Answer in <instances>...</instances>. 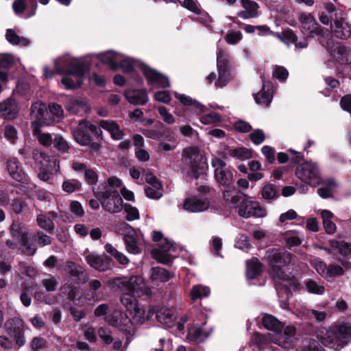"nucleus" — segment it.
Returning a JSON list of instances; mask_svg holds the SVG:
<instances>
[{
  "mask_svg": "<svg viewBox=\"0 0 351 351\" xmlns=\"http://www.w3.org/2000/svg\"><path fill=\"white\" fill-rule=\"evenodd\" d=\"M271 275L274 280L289 289H298V282L287 274V267L293 261V256L287 252L278 249L269 250L266 252Z\"/></svg>",
  "mask_w": 351,
  "mask_h": 351,
  "instance_id": "nucleus-1",
  "label": "nucleus"
},
{
  "mask_svg": "<svg viewBox=\"0 0 351 351\" xmlns=\"http://www.w3.org/2000/svg\"><path fill=\"white\" fill-rule=\"evenodd\" d=\"M87 70L86 65L82 61L70 56L60 58L56 62V71L58 74L73 75L64 77L61 82L66 89H73L82 83V77Z\"/></svg>",
  "mask_w": 351,
  "mask_h": 351,
  "instance_id": "nucleus-2",
  "label": "nucleus"
},
{
  "mask_svg": "<svg viewBox=\"0 0 351 351\" xmlns=\"http://www.w3.org/2000/svg\"><path fill=\"white\" fill-rule=\"evenodd\" d=\"M263 325L267 330L274 332L272 341L281 347L289 349L294 345L295 328L291 326L284 327L282 322L269 314L262 318Z\"/></svg>",
  "mask_w": 351,
  "mask_h": 351,
  "instance_id": "nucleus-3",
  "label": "nucleus"
},
{
  "mask_svg": "<svg viewBox=\"0 0 351 351\" xmlns=\"http://www.w3.org/2000/svg\"><path fill=\"white\" fill-rule=\"evenodd\" d=\"M320 340L326 347L335 351L341 350L351 341V323L346 321L335 323Z\"/></svg>",
  "mask_w": 351,
  "mask_h": 351,
  "instance_id": "nucleus-4",
  "label": "nucleus"
},
{
  "mask_svg": "<svg viewBox=\"0 0 351 351\" xmlns=\"http://www.w3.org/2000/svg\"><path fill=\"white\" fill-rule=\"evenodd\" d=\"M182 156L183 170L189 178L197 179L204 177L206 163L197 147H189L184 149Z\"/></svg>",
  "mask_w": 351,
  "mask_h": 351,
  "instance_id": "nucleus-5",
  "label": "nucleus"
},
{
  "mask_svg": "<svg viewBox=\"0 0 351 351\" xmlns=\"http://www.w3.org/2000/svg\"><path fill=\"white\" fill-rule=\"evenodd\" d=\"M32 157L36 162L40 164L38 178L45 181H49L52 178L53 173L60 171V161L54 156H49L45 152L38 149H34Z\"/></svg>",
  "mask_w": 351,
  "mask_h": 351,
  "instance_id": "nucleus-6",
  "label": "nucleus"
},
{
  "mask_svg": "<svg viewBox=\"0 0 351 351\" xmlns=\"http://www.w3.org/2000/svg\"><path fill=\"white\" fill-rule=\"evenodd\" d=\"M324 8L331 14V19L333 20L330 25L332 34L341 39L348 38L351 34V28L343 11L336 8L330 3H325Z\"/></svg>",
  "mask_w": 351,
  "mask_h": 351,
  "instance_id": "nucleus-7",
  "label": "nucleus"
},
{
  "mask_svg": "<svg viewBox=\"0 0 351 351\" xmlns=\"http://www.w3.org/2000/svg\"><path fill=\"white\" fill-rule=\"evenodd\" d=\"M10 234L14 239H18L22 245L23 252L29 256L35 254L37 247L29 238V229L27 226L19 221H14L10 227Z\"/></svg>",
  "mask_w": 351,
  "mask_h": 351,
  "instance_id": "nucleus-8",
  "label": "nucleus"
},
{
  "mask_svg": "<svg viewBox=\"0 0 351 351\" xmlns=\"http://www.w3.org/2000/svg\"><path fill=\"white\" fill-rule=\"evenodd\" d=\"M153 240L154 241H160L158 248L152 250L153 257L158 262L168 264L171 263L175 255L172 254L175 251L173 245L167 239H162V234L160 232H153Z\"/></svg>",
  "mask_w": 351,
  "mask_h": 351,
  "instance_id": "nucleus-9",
  "label": "nucleus"
},
{
  "mask_svg": "<svg viewBox=\"0 0 351 351\" xmlns=\"http://www.w3.org/2000/svg\"><path fill=\"white\" fill-rule=\"evenodd\" d=\"M295 175L298 178L309 185L315 186L320 183L319 169L314 162L302 163L296 168Z\"/></svg>",
  "mask_w": 351,
  "mask_h": 351,
  "instance_id": "nucleus-10",
  "label": "nucleus"
},
{
  "mask_svg": "<svg viewBox=\"0 0 351 351\" xmlns=\"http://www.w3.org/2000/svg\"><path fill=\"white\" fill-rule=\"evenodd\" d=\"M212 167L214 168L215 180L223 186H229L234 180L232 170L226 163L219 158H213L211 160Z\"/></svg>",
  "mask_w": 351,
  "mask_h": 351,
  "instance_id": "nucleus-11",
  "label": "nucleus"
},
{
  "mask_svg": "<svg viewBox=\"0 0 351 351\" xmlns=\"http://www.w3.org/2000/svg\"><path fill=\"white\" fill-rule=\"evenodd\" d=\"M298 21L300 31L306 37L324 35L322 27L311 14L301 13L298 17Z\"/></svg>",
  "mask_w": 351,
  "mask_h": 351,
  "instance_id": "nucleus-12",
  "label": "nucleus"
},
{
  "mask_svg": "<svg viewBox=\"0 0 351 351\" xmlns=\"http://www.w3.org/2000/svg\"><path fill=\"white\" fill-rule=\"evenodd\" d=\"M239 215L243 218L264 217L267 212L256 201H253L246 196L241 202L239 207Z\"/></svg>",
  "mask_w": 351,
  "mask_h": 351,
  "instance_id": "nucleus-13",
  "label": "nucleus"
},
{
  "mask_svg": "<svg viewBox=\"0 0 351 351\" xmlns=\"http://www.w3.org/2000/svg\"><path fill=\"white\" fill-rule=\"evenodd\" d=\"M97 129L95 125L91 124L87 121L81 120L77 127L72 131L73 136L79 145L86 146L91 142L89 132L96 133Z\"/></svg>",
  "mask_w": 351,
  "mask_h": 351,
  "instance_id": "nucleus-14",
  "label": "nucleus"
},
{
  "mask_svg": "<svg viewBox=\"0 0 351 351\" xmlns=\"http://www.w3.org/2000/svg\"><path fill=\"white\" fill-rule=\"evenodd\" d=\"M97 195L104 199V206L112 213H119L123 208V200L117 191H105L98 193Z\"/></svg>",
  "mask_w": 351,
  "mask_h": 351,
  "instance_id": "nucleus-15",
  "label": "nucleus"
},
{
  "mask_svg": "<svg viewBox=\"0 0 351 351\" xmlns=\"http://www.w3.org/2000/svg\"><path fill=\"white\" fill-rule=\"evenodd\" d=\"M107 322L126 334L132 335L134 332L133 322L123 312H114L111 316L107 317Z\"/></svg>",
  "mask_w": 351,
  "mask_h": 351,
  "instance_id": "nucleus-16",
  "label": "nucleus"
},
{
  "mask_svg": "<svg viewBox=\"0 0 351 351\" xmlns=\"http://www.w3.org/2000/svg\"><path fill=\"white\" fill-rule=\"evenodd\" d=\"M31 116L34 119L32 122H38L40 125H51L53 120L49 117L47 106L45 103L36 101L31 106Z\"/></svg>",
  "mask_w": 351,
  "mask_h": 351,
  "instance_id": "nucleus-17",
  "label": "nucleus"
},
{
  "mask_svg": "<svg viewBox=\"0 0 351 351\" xmlns=\"http://www.w3.org/2000/svg\"><path fill=\"white\" fill-rule=\"evenodd\" d=\"M210 206V202L206 197L192 196L185 199L183 208L191 213H198L206 210Z\"/></svg>",
  "mask_w": 351,
  "mask_h": 351,
  "instance_id": "nucleus-18",
  "label": "nucleus"
},
{
  "mask_svg": "<svg viewBox=\"0 0 351 351\" xmlns=\"http://www.w3.org/2000/svg\"><path fill=\"white\" fill-rule=\"evenodd\" d=\"M123 226L130 229L124 237L126 250L130 254H140L141 236L134 229L129 227L128 224L124 223Z\"/></svg>",
  "mask_w": 351,
  "mask_h": 351,
  "instance_id": "nucleus-19",
  "label": "nucleus"
},
{
  "mask_svg": "<svg viewBox=\"0 0 351 351\" xmlns=\"http://www.w3.org/2000/svg\"><path fill=\"white\" fill-rule=\"evenodd\" d=\"M143 73L149 84L156 85L158 87H167L169 86V79L156 71L143 65Z\"/></svg>",
  "mask_w": 351,
  "mask_h": 351,
  "instance_id": "nucleus-20",
  "label": "nucleus"
},
{
  "mask_svg": "<svg viewBox=\"0 0 351 351\" xmlns=\"http://www.w3.org/2000/svg\"><path fill=\"white\" fill-rule=\"evenodd\" d=\"M49 125H40L38 122H32L31 129L32 135L38 143L45 147H49L53 143V137L51 134L43 131L45 126Z\"/></svg>",
  "mask_w": 351,
  "mask_h": 351,
  "instance_id": "nucleus-21",
  "label": "nucleus"
},
{
  "mask_svg": "<svg viewBox=\"0 0 351 351\" xmlns=\"http://www.w3.org/2000/svg\"><path fill=\"white\" fill-rule=\"evenodd\" d=\"M125 290L138 295L148 294L150 289L147 287L143 278L140 276L126 277Z\"/></svg>",
  "mask_w": 351,
  "mask_h": 351,
  "instance_id": "nucleus-22",
  "label": "nucleus"
},
{
  "mask_svg": "<svg viewBox=\"0 0 351 351\" xmlns=\"http://www.w3.org/2000/svg\"><path fill=\"white\" fill-rule=\"evenodd\" d=\"M11 324H13V327H7V331L10 337L13 338L16 343L21 347L23 346L26 341L24 335V322L19 319H12Z\"/></svg>",
  "mask_w": 351,
  "mask_h": 351,
  "instance_id": "nucleus-23",
  "label": "nucleus"
},
{
  "mask_svg": "<svg viewBox=\"0 0 351 351\" xmlns=\"http://www.w3.org/2000/svg\"><path fill=\"white\" fill-rule=\"evenodd\" d=\"M146 182L149 186L145 189V193L148 197L158 199L162 195V185L158 179L152 173L145 176Z\"/></svg>",
  "mask_w": 351,
  "mask_h": 351,
  "instance_id": "nucleus-24",
  "label": "nucleus"
},
{
  "mask_svg": "<svg viewBox=\"0 0 351 351\" xmlns=\"http://www.w3.org/2000/svg\"><path fill=\"white\" fill-rule=\"evenodd\" d=\"M341 265L332 263L328 265L326 278H335L344 274L345 270L351 268V259H338Z\"/></svg>",
  "mask_w": 351,
  "mask_h": 351,
  "instance_id": "nucleus-25",
  "label": "nucleus"
},
{
  "mask_svg": "<svg viewBox=\"0 0 351 351\" xmlns=\"http://www.w3.org/2000/svg\"><path fill=\"white\" fill-rule=\"evenodd\" d=\"M99 126L106 130L112 139L116 141L121 140L123 138V131L120 128L119 124L114 120H101Z\"/></svg>",
  "mask_w": 351,
  "mask_h": 351,
  "instance_id": "nucleus-26",
  "label": "nucleus"
},
{
  "mask_svg": "<svg viewBox=\"0 0 351 351\" xmlns=\"http://www.w3.org/2000/svg\"><path fill=\"white\" fill-rule=\"evenodd\" d=\"M241 4L244 8V10L239 12L238 16L241 19L245 20L256 18L259 15V6L255 1L251 0H241Z\"/></svg>",
  "mask_w": 351,
  "mask_h": 351,
  "instance_id": "nucleus-27",
  "label": "nucleus"
},
{
  "mask_svg": "<svg viewBox=\"0 0 351 351\" xmlns=\"http://www.w3.org/2000/svg\"><path fill=\"white\" fill-rule=\"evenodd\" d=\"M18 111L16 101L13 99H8L0 104V115L6 119H14Z\"/></svg>",
  "mask_w": 351,
  "mask_h": 351,
  "instance_id": "nucleus-28",
  "label": "nucleus"
},
{
  "mask_svg": "<svg viewBox=\"0 0 351 351\" xmlns=\"http://www.w3.org/2000/svg\"><path fill=\"white\" fill-rule=\"evenodd\" d=\"M57 215L55 212L40 213L37 215L36 222L38 226L48 232H52L54 230L53 220Z\"/></svg>",
  "mask_w": 351,
  "mask_h": 351,
  "instance_id": "nucleus-29",
  "label": "nucleus"
},
{
  "mask_svg": "<svg viewBox=\"0 0 351 351\" xmlns=\"http://www.w3.org/2000/svg\"><path fill=\"white\" fill-rule=\"evenodd\" d=\"M88 264L99 271H104L109 268V262L96 253H90L85 256Z\"/></svg>",
  "mask_w": 351,
  "mask_h": 351,
  "instance_id": "nucleus-30",
  "label": "nucleus"
},
{
  "mask_svg": "<svg viewBox=\"0 0 351 351\" xmlns=\"http://www.w3.org/2000/svg\"><path fill=\"white\" fill-rule=\"evenodd\" d=\"M62 294L66 296L67 299L72 301L73 304L82 306L84 304V299L81 296H78L79 291L76 287L71 284H64L61 289Z\"/></svg>",
  "mask_w": 351,
  "mask_h": 351,
  "instance_id": "nucleus-31",
  "label": "nucleus"
},
{
  "mask_svg": "<svg viewBox=\"0 0 351 351\" xmlns=\"http://www.w3.org/2000/svg\"><path fill=\"white\" fill-rule=\"evenodd\" d=\"M125 96L130 103L138 105L145 104L148 99L145 90H128L125 93Z\"/></svg>",
  "mask_w": 351,
  "mask_h": 351,
  "instance_id": "nucleus-32",
  "label": "nucleus"
},
{
  "mask_svg": "<svg viewBox=\"0 0 351 351\" xmlns=\"http://www.w3.org/2000/svg\"><path fill=\"white\" fill-rule=\"evenodd\" d=\"M245 195L235 188H230L223 192V199L231 206L237 207Z\"/></svg>",
  "mask_w": 351,
  "mask_h": 351,
  "instance_id": "nucleus-33",
  "label": "nucleus"
},
{
  "mask_svg": "<svg viewBox=\"0 0 351 351\" xmlns=\"http://www.w3.org/2000/svg\"><path fill=\"white\" fill-rule=\"evenodd\" d=\"M101 62L109 65L110 69L117 70L119 63L122 60V54L115 53L112 51H106L99 55Z\"/></svg>",
  "mask_w": 351,
  "mask_h": 351,
  "instance_id": "nucleus-34",
  "label": "nucleus"
},
{
  "mask_svg": "<svg viewBox=\"0 0 351 351\" xmlns=\"http://www.w3.org/2000/svg\"><path fill=\"white\" fill-rule=\"evenodd\" d=\"M329 245L334 251L337 250L339 253L348 259H351V244L343 241H339L335 239L329 241Z\"/></svg>",
  "mask_w": 351,
  "mask_h": 351,
  "instance_id": "nucleus-35",
  "label": "nucleus"
},
{
  "mask_svg": "<svg viewBox=\"0 0 351 351\" xmlns=\"http://www.w3.org/2000/svg\"><path fill=\"white\" fill-rule=\"evenodd\" d=\"M7 170L14 180L19 182L23 180V174L20 164L16 159H10L7 162Z\"/></svg>",
  "mask_w": 351,
  "mask_h": 351,
  "instance_id": "nucleus-36",
  "label": "nucleus"
},
{
  "mask_svg": "<svg viewBox=\"0 0 351 351\" xmlns=\"http://www.w3.org/2000/svg\"><path fill=\"white\" fill-rule=\"evenodd\" d=\"M273 93L270 88L269 84H263L261 90L254 96V99L257 104H265L268 106L272 99Z\"/></svg>",
  "mask_w": 351,
  "mask_h": 351,
  "instance_id": "nucleus-37",
  "label": "nucleus"
},
{
  "mask_svg": "<svg viewBox=\"0 0 351 351\" xmlns=\"http://www.w3.org/2000/svg\"><path fill=\"white\" fill-rule=\"evenodd\" d=\"M156 319L160 324L167 327H171L176 317L170 309L162 308L156 312Z\"/></svg>",
  "mask_w": 351,
  "mask_h": 351,
  "instance_id": "nucleus-38",
  "label": "nucleus"
},
{
  "mask_svg": "<svg viewBox=\"0 0 351 351\" xmlns=\"http://www.w3.org/2000/svg\"><path fill=\"white\" fill-rule=\"evenodd\" d=\"M171 278V274L162 267H156L151 270L150 279L153 282H165Z\"/></svg>",
  "mask_w": 351,
  "mask_h": 351,
  "instance_id": "nucleus-39",
  "label": "nucleus"
},
{
  "mask_svg": "<svg viewBox=\"0 0 351 351\" xmlns=\"http://www.w3.org/2000/svg\"><path fill=\"white\" fill-rule=\"evenodd\" d=\"M263 270V266L257 259H252L246 263V275L248 278L254 279Z\"/></svg>",
  "mask_w": 351,
  "mask_h": 351,
  "instance_id": "nucleus-40",
  "label": "nucleus"
},
{
  "mask_svg": "<svg viewBox=\"0 0 351 351\" xmlns=\"http://www.w3.org/2000/svg\"><path fill=\"white\" fill-rule=\"evenodd\" d=\"M321 217L326 232L330 234H334L336 231V225L331 220L334 217L333 214L329 210H323L321 212Z\"/></svg>",
  "mask_w": 351,
  "mask_h": 351,
  "instance_id": "nucleus-41",
  "label": "nucleus"
},
{
  "mask_svg": "<svg viewBox=\"0 0 351 351\" xmlns=\"http://www.w3.org/2000/svg\"><path fill=\"white\" fill-rule=\"evenodd\" d=\"M120 302L121 304L126 308L127 311H130L132 310V308L138 303L136 298L134 295V293L128 292L123 293L120 296Z\"/></svg>",
  "mask_w": 351,
  "mask_h": 351,
  "instance_id": "nucleus-42",
  "label": "nucleus"
},
{
  "mask_svg": "<svg viewBox=\"0 0 351 351\" xmlns=\"http://www.w3.org/2000/svg\"><path fill=\"white\" fill-rule=\"evenodd\" d=\"M206 337V335L201 328L193 326L189 330L187 339L193 343H201Z\"/></svg>",
  "mask_w": 351,
  "mask_h": 351,
  "instance_id": "nucleus-43",
  "label": "nucleus"
},
{
  "mask_svg": "<svg viewBox=\"0 0 351 351\" xmlns=\"http://www.w3.org/2000/svg\"><path fill=\"white\" fill-rule=\"evenodd\" d=\"M210 293L209 287L197 285H194L191 290L190 295L191 300L195 301L197 299H202L208 296Z\"/></svg>",
  "mask_w": 351,
  "mask_h": 351,
  "instance_id": "nucleus-44",
  "label": "nucleus"
},
{
  "mask_svg": "<svg viewBox=\"0 0 351 351\" xmlns=\"http://www.w3.org/2000/svg\"><path fill=\"white\" fill-rule=\"evenodd\" d=\"M304 285L306 291L310 293L322 295L325 292L324 286L312 279H307Z\"/></svg>",
  "mask_w": 351,
  "mask_h": 351,
  "instance_id": "nucleus-45",
  "label": "nucleus"
},
{
  "mask_svg": "<svg viewBox=\"0 0 351 351\" xmlns=\"http://www.w3.org/2000/svg\"><path fill=\"white\" fill-rule=\"evenodd\" d=\"M106 251L114 256V258L121 265H125L128 263L129 259L128 257L124 255L123 253L119 252L116 248H114L111 244L106 243L104 246Z\"/></svg>",
  "mask_w": 351,
  "mask_h": 351,
  "instance_id": "nucleus-46",
  "label": "nucleus"
},
{
  "mask_svg": "<svg viewBox=\"0 0 351 351\" xmlns=\"http://www.w3.org/2000/svg\"><path fill=\"white\" fill-rule=\"evenodd\" d=\"M5 36L8 41L12 45H21L22 46H27L29 43V41L27 38L20 37L12 29H8Z\"/></svg>",
  "mask_w": 351,
  "mask_h": 351,
  "instance_id": "nucleus-47",
  "label": "nucleus"
},
{
  "mask_svg": "<svg viewBox=\"0 0 351 351\" xmlns=\"http://www.w3.org/2000/svg\"><path fill=\"white\" fill-rule=\"evenodd\" d=\"M274 36L287 45H289L291 43H294L295 39L298 38L293 31L290 29L283 31L281 34L274 33Z\"/></svg>",
  "mask_w": 351,
  "mask_h": 351,
  "instance_id": "nucleus-48",
  "label": "nucleus"
},
{
  "mask_svg": "<svg viewBox=\"0 0 351 351\" xmlns=\"http://www.w3.org/2000/svg\"><path fill=\"white\" fill-rule=\"evenodd\" d=\"M324 183L327 185L324 187H321L317 189V193L322 198H328L332 195V189L335 188L337 184L335 180L332 178L327 179Z\"/></svg>",
  "mask_w": 351,
  "mask_h": 351,
  "instance_id": "nucleus-49",
  "label": "nucleus"
},
{
  "mask_svg": "<svg viewBox=\"0 0 351 351\" xmlns=\"http://www.w3.org/2000/svg\"><path fill=\"white\" fill-rule=\"evenodd\" d=\"M229 155L241 160L249 159L252 156V151L245 147L231 149L229 151Z\"/></svg>",
  "mask_w": 351,
  "mask_h": 351,
  "instance_id": "nucleus-50",
  "label": "nucleus"
},
{
  "mask_svg": "<svg viewBox=\"0 0 351 351\" xmlns=\"http://www.w3.org/2000/svg\"><path fill=\"white\" fill-rule=\"evenodd\" d=\"M64 271L72 277H79L82 273V268L75 263L67 261L64 263Z\"/></svg>",
  "mask_w": 351,
  "mask_h": 351,
  "instance_id": "nucleus-51",
  "label": "nucleus"
},
{
  "mask_svg": "<svg viewBox=\"0 0 351 351\" xmlns=\"http://www.w3.org/2000/svg\"><path fill=\"white\" fill-rule=\"evenodd\" d=\"M84 108L85 106L83 101L75 98H70L66 105V109L73 114L79 112Z\"/></svg>",
  "mask_w": 351,
  "mask_h": 351,
  "instance_id": "nucleus-52",
  "label": "nucleus"
},
{
  "mask_svg": "<svg viewBox=\"0 0 351 351\" xmlns=\"http://www.w3.org/2000/svg\"><path fill=\"white\" fill-rule=\"evenodd\" d=\"M130 314L132 315L133 319L138 324H143L145 320V311L143 306L138 303L130 311Z\"/></svg>",
  "mask_w": 351,
  "mask_h": 351,
  "instance_id": "nucleus-53",
  "label": "nucleus"
},
{
  "mask_svg": "<svg viewBox=\"0 0 351 351\" xmlns=\"http://www.w3.org/2000/svg\"><path fill=\"white\" fill-rule=\"evenodd\" d=\"M53 147L62 153H66L69 149L66 141L60 134H56L53 138Z\"/></svg>",
  "mask_w": 351,
  "mask_h": 351,
  "instance_id": "nucleus-54",
  "label": "nucleus"
},
{
  "mask_svg": "<svg viewBox=\"0 0 351 351\" xmlns=\"http://www.w3.org/2000/svg\"><path fill=\"white\" fill-rule=\"evenodd\" d=\"M88 285L90 289L94 291V293H93L92 295V298L87 299L88 303L92 304L100 300V298H99V295L97 293V291L101 288V282L99 280L93 279L90 280V282H88Z\"/></svg>",
  "mask_w": 351,
  "mask_h": 351,
  "instance_id": "nucleus-55",
  "label": "nucleus"
},
{
  "mask_svg": "<svg viewBox=\"0 0 351 351\" xmlns=\"http://www.w3.org/2000/svg\"><path fill=\"white\" fill-rule=\"evenodd\" d=\"M82 183L77 180H66L62 183V190L66 193H71L81 188Z\"/></svg>",
  "mask_w": 351,
  "mask_h": 351,
  "instance_id": "nucleus-56",
  "label": "nucleus"
},
{
  "mask_svg": "<svg viewBox=\"0 0 351 351\" xmlns=\"http://www.w3.org/2000/svg\"><path fill=\"white\" fill-rule=\"evenodd\" d=\"M108 286L113 289L123 290L126 288V277H115L109 279Z\"/></svg>",
  "mask_w": 351,
  "mask_h": 351,
  "instance_id": "nucleus-57",
  "label": "nucleus"
},
{
  "mask_svg": "<svg viewBox=\"0 0 351 351\" xmlns=\"http://www.w3.org/2000/svg\"><path fill=\"white\" fill-rule=\"evenodd\" d=\"M328 51L334 58L340 59L346 53V49L341 43H334L331 47L328 48Z\"/></svg>",
  "mask_w": 351,
  "mask_h": 351,
  "instance_id": "nucleus-58",
  "label": "nucleus"
},
{
  "mask_svg": "<svg viewBox=\"0 0 351 351\" xmlns=\"http://www.w3.org/2000/svg\"><path fill=\"white\" fill-rule=\"evenodd\" d=\"M217 68L219 71H227L228 68V56L221 49H219L217 51Z\"/></svg>",
  "mask_w": 351,
  "mask_h": 351,
  "instance_id": "nucleus-59",
  "label": "nucleus"
},
{
  "mask_svg": "<svg viewBox=\"0 0 351 351\" xmlns=\"http://www.w3.org/2000/svg\"><path fill=\"white\" fill-rule=\"evenodd\" d=\"M310 263L311 266L320 276L326 278L328 266L325 263L319 258H314Z\"/></svg>",
  "mask_w": 351,
  "mask_h": 351,
  "instance_id": "nucleus-60",
  "label": "nucleus"
},
{
  "mask_svg": "<svg viewBox=\"0 0 351 351\" xmlns=\"http://www.w3.org/2000/svg\"><path fill=\"white\" fill-rule=\"evenodd\" d=\"M242 38L243 36L240 31L230 30L227 32L224 38L229 45H236Z\"/></svg>",
  "mask_w": 351,
  "mask_h": 351,
  "instance_id": "nucleus-61",
  "label": "nucleus"
},
{
  "mask_svg": "<svg viewBox=\"0 0 351 351\" xmlns=\"http://www.w3.org/2000/svg\"><path fill=\"white\" fill-rule=\"evenodd\" d=\"M262 196L265 199H274L277 196V190L271 184H267L262 189Z\"/></svg>",
  "mask_w": 351,
  "mask_h": 351,
  "instance_id": "nucleus-62",
  "label": "nucleus"
},
{
  "mask_svg": "<svg viewBox=\"0 0 351 351\" xmlns=\"http://www.w3.org/2000/svg\"><path fill=\"white\" fill-rule=\"evenodd\" d=\"M221 121V117L216 112H210L203 115L200 118V121L204 125L215 124Z\"/></svg>",
  "mask_w": 351,
  "mask_h": 351,
  "instance_id": "nucleus-63",
  "label": "nucleus"
},
{
  "mask_svg": "<svg viewBox=\"0 0 351 351\" xmlns=\"http://www.w3.org/2000/svg\"><path fill=\"white\" fill-rule=\"evenodd\" d=\"M286 245L289 247L298 246L301 244L300 238L294 233L287 232L285 234Z\"/></svg>",
  "mask_w": 351,
  "mask_h": 351,
  "instance_id": "nucleus-64",
  "label": "nucleus"
}]
</instances>
